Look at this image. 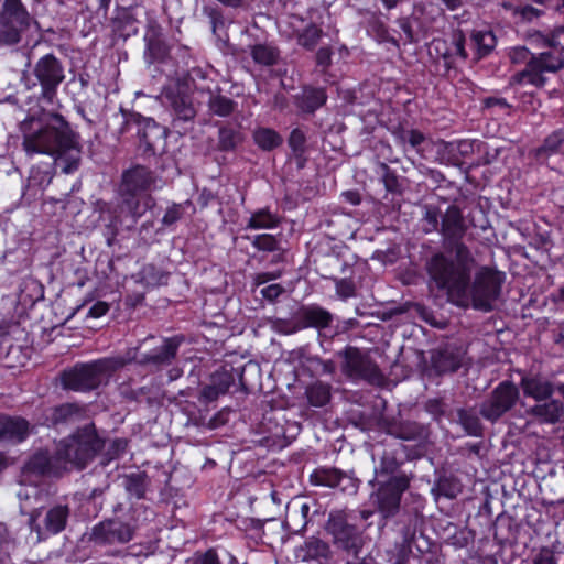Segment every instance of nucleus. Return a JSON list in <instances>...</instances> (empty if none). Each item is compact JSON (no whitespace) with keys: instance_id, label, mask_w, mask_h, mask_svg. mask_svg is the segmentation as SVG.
I'll use <instances>...</instances> for the list:
<instances>
[{"instance_id":"f257e3e1","label":"nucleus","mask_w":564,"mask_h":564,"mask_svg":"<svg viewBox=\"0 0 564 564\" xmlns=\"http://www.w3.org/2000/svg\"><path fill=\"white\" fill-rule=\"evenodd\" d=\"M466 229L459 208L449 206L442 217L440 229L444 251L435 252L425 262L429 286L447 288L454 295L463 294L470 271L477 267L471 250L463 242Z\"/></svg>"},{"instance_id":"f03ea898","label":"nucleus","mask_w":564,"mask_h":564,"mask_svg":"<svg viewBox=\"0 0 564 564\" xmlns=\"http://www.w3.org/2000/svg\"><path fill=\"white\" fill-rule=\"evenodd\" d=\"M22 149L28 155L46 154L65 174L78 170L82 148L66 119L55 112L30 116L20 123Z\"/></svg>"},{"instance_id":"7ed1b4c3","label":"nucleus","mask_w":564,"mask_h":564,"mask_svg":"<svg viewBox=\"0 0 564 564\" xmlns=\"http://www.w3.org/2000/svg\"><path fill=\"white\" fill-rule=\"evenodd\" d=\"M473 271L469 273L467 285L463 290V294L454 295L451 290L442 286H429L431 290L445 292L449 302L459 306L468 307L470 304L474 308L489 312L494 308V302L499 297L505 275L489 267H481L475 274L473 280Z\"/></svg>"},{"instance_id":"20e7f679","label":"nucleus","mask_w":564,"mask_h":564,"mask_svg":"<svg viewBox=\"0 0 564 564\" xmlns=\"http://www.w3.org/2000/svg\"><path fill=\"white\" fill-rule=\"evenodd\" d=\"M155 184L154 172L143 165H134L122 173L119 185L121 209L132 217L133 223L155 206V199L148 193Z\"/></svg>"},{"instance_id":"39448f33","label":"nucleus","mask_w":564,"mask_h":564,"mask_svg":"<svg viewBox=\"0 0 564 564\" xmlns=\"http://www.w3.org/2000/svg\"><path fill=\"white\" fill-rule=\"evenodd\" d=\"M135 355L129 357H109L96 360L90 364L75 366L69 370L63 371L61 376L62 384L65 389L74 391H88L96 389L105 378L130 364Z\"/></svg>"},{"instance_id":"423d86ee","label":"nucleus","mask_w":564,"mask_h":564,"mask_svg":"<svg viewBox=\"0 0 564 564\" xmlns=\"http://www.w3.org/2000/svg\"><path fill=\"white\" fill-rule=\"evenodd\" d=\"M104 447L94 424H88L62 441L57 447V460L70 468L83 469Z\"/></svg>"},{"instance_id":"0eeeda50","label":"nucleus","mask_w":564,"mask_h":564,"mask_svg":"<svg viewBox=\"0 0 564 564\" xmlns=\"http://www.w3.org/2000/svg\"><path fill=\"white\" fill-rule=\"evenodd\" d=\"M564 68V54L562 51H543L533 53L524 69L517 72L509 79L510 86L529 84L536 88L545 86L546 74L557 73Z\"/></svg>"},{"instance_id":"6e6552de","label":"nucleus","mask_w":564,"mask_h":564,"mask_svg":"<svg viewBox=\"0 0 564 564\" xmlns=\"http://www.w3.org/2000/svg\"><path fill=\"white\" fill-rule=\"evenodd\" d=\"M164 98L171 110L172 127L185 134L193 126L197 115V107L185 82L176 80L164 89Z\"/></svg>"},{"instance_id":"1a4fd4ad","label":"nucleus","mask_w":564,"mask_h":564,"mask_svg":"<svg viewBox=\"0 0 564 564\" xmlns=\"http://www.w3.org/2000/svg\"><path fill=\"white\" fill-rule=\"evenodd\" d=\"M32 18L21 0H3L0 9V45H15L30 28Z\"/></svg>"},{"instance_id":"9d476101","label":"nucleus","mask_w":564,"mask_h":564,"mask_svg":"<svg viewBox=\"0 0 564 564\" xmlns=\"http://www.w3.org/2000/svg\"><path fill=\"white\" fill-rule=\"evenodd\" d=\"M137 528L119 517L107 518L95 524L86 534L87 541L97 546H115L129 543Z\"/></svg>"},{"instance_id":"9b49d317","label":"nucleus","mask_w":564,"mask_h":564,"mask_svg":"<svg viewBox=\"0 0 564 564\" xmlns=\"http://www.w3.org/2000/svg\"><path fill=\"white\" fill-rule=\"evenodd\" d=\"M339 355L344 358L341 369L347 377L373 386H381L384 382V376L378 365L360 349L347 347Z\"/></svg>"},{"instance_id":"f8f14e48","label":"nucleus","mask_w":564,"mask_h":564,"mask_svg":"<svg viewBox=\"0 0 564 564\" xmlns=\"http://www.w3.org/2000/svg\"><path fill=\"white\" fill-rule=\"evenodd\" d=\"M67 471V466L57 460V453L51 456L45 451L34 453L21 469V482L37 485L43 477H59Z\"/></svg>"},{"instance_id":"ddd939ff","label":"nucleus","mask_w":564,"mask_h":564,"mask_svg":"<svg viewBox=\"0 0 564 564\" xmlns=\"http://www.w3.org/2000/svg\"><path fill=\"white\" fill-rule=\"evenodd\" d=\"M32 72L41 86V97L52 102L65 79L62 62L53 54H46L35 63Z\"/></svg>"},{"instance_id":"4468645a","label":"nucleus","mask_w":564,"mask_h":564,"mask_svg":"<svg viewBox=\"0 0 564 564\" xmlns=\"http://www.w3.org/2000/svg\"><path fill=\"white\" fill-rule=\"evenodd\" d=\"M518 400L519 390L516 384L511 381H502L481 403L479 413L484 419L495 422L510 411Z\"/></svg>"},{"instance_id":"2eb2a0df","label":"nucleus","mask_w":564,"mask_h":564,"mask_svg":"<svg viewBox=\"0 0 564 564\" xmlns=\"http://www.w3.org/2000/svg\"><path fill=\"white\" fill-rule=\"evenodd\" d=\"M182 339L178 337L163 338L160 346H155L149 352H140L139 348L130 349L122 357L135 355V358L130 361L137 362L140 366H150L155 369L170 366L177 356L178 348Z\"/></svg>"},{"instance_id":"dca6fc26","label":"nucleus","mask_w":564,"mask_h":564,"mask_svg":"<svg viewBox=\"0 0 564 564\" xmlns=\"http://www.w3.org/2000/svg\"><path fill=\"white\" fill-rule=\"evenodd\" d=\"M409 488V479L406 476L391 477L382 484L375 495L378 511L383 518L394 517L399 509L401 497Z\"/></svg>"},{"instance_id":"f3484780","label":"nucleus","mask_w":564,"mask_h":564,"mask_svg":"<svg viewBox=\"0 0 564 564\" xmlns=\"http://www.w3.org/2000/svg\"><path fill=\"white\" fill-rule=\"evenodd\" d=\"M327 530L334 536L335 543L340 547L357 554L361 547V538L358 529L348 523L343 513L330 514Z\"/></svg>"},{"instance_id":"a211bd4d","label":"nucleus","mask_w":564,"mask_h":564,"mask_svg":"<svg viewBox=\"0 0 564 564\" xmlns=\"http://www.w3.org/2000/svg\"><path fill=\"white\" fill-rule=\"evenodd\" d=\"M333 321V314L326 308L316 304L305 305L297 311L294 326L285 332L295 333L305 328H315L322 335L330 327Z\"/></svg>"},{"instance_id":"6ab92c4d","label":"nucleus","mask_w":564,"mask_h":564,"mask_svg":"<svg viewBox=\"0 0 564 564\" xmlns=\"http://www.w3.org/2000/svg\"><path fill=\"white\" fill-rule=\"evenodd\" d=\"M35 430L26 419L22 416L0 415V443L12 445L24 442Z\"/></svg>"},{"instance_id":"aec40b11","label":"nucleus","mask_w":564,"mask_h":564,"mask_svg":"<svg viewBox=\"0 0 564 564\" xmlns=\"http://www.w3.org/2000/svg\"><path fill=\"white\" fill-rule=\"evenodd\" d=\"M541 423L555 424L564 417V405L560 400H545L527 410Z\"/></svg>"},{"instance_id":"412c9836","label":"nucleus","mask_w":564,"mask_h":564,"mask_svg":"<svg viewBox=\"0 0 564 564\" xmlns=\"http://www.w3.org/2000/svg\"><path fill=\"white\" fill-rule=\"evenodd\" d=\"M140 124L142 128L138 130V134L144 152L154 154L158 144L164 140V129L151 118H144Z\"/></svg>"},{"instance_id":"4be33fe9","label":"nucleus","mask_w":564,"mask_h":564,"mask_svg":"<svg viewBox=\"0 0 564 564\" xmlns=\"http://www.w3.org/2000/svg\"><path fill=\"white\" fill-rule=\"evenodd\" d=\"M161 36L162 33L160 25L156 22L151 21L144 35L147 45L145 54L149 55L151 63L162 59L167 53L166 45L162 41Z\"/></svg>"},{"instance_id":"5701e85b","label":"nucleus","mask_w":564,"mask_h":564,"mask_svg":"<svg viewBox=\"0 0 564 564\" xmlns=\"http://www.w3.org/2000/svg\"><path fill=\"white\" fill-rule=\"evenodd\" d=\"M387 433L404 441L422 440L427 435L425 426L410 421L389 423Z\"/></svg>"},{"instance_id":"b1692460","label":"nucleus","mask_w":564,"mask_h":564,"mask_svg":"<svg viewBox=\"0 0 564 564\" xmlns=\"http://www.w3.org/2000/svg\"><path fill=\"white\" fill-rule=\"evenodd\" d=\"M520 386L524 395L533 398L538 403L550 399L553 394L552 383L540 378H522Z\"/></svg>"},{"instance_id":"393cba45","label":"nucleus","mask_w":564,"mask_h":564,"mask_svg":"<svg viewBox=\"0 0 564 564\" xmlns=\"http://www.w3.org/2000/svg\"><path fill=\"white\" fill-rule=\"evenodd\" d=\"M330 550L326 542L317 538H311L305 541L296 551V557L303 562L327 560L329 557Z\"/></svg>"},{"instance_id":"a878e982","label":"nucleus","mask_w":564,"mask_h":564,"mask_svg":"<svg viewBox=\"0 0 564 564\" xmlns=\"http://www.w3.org/2000/svg\"><path fill=\"white\" fill-rule=\"evenodd\" d=\"M70 509L67 505H56L50 508L44 518V528L51 534L62 532L67 524Z\"/></svg>"},{"instance_id":"bb28decb","label":"nucleus","mask_w":564,"mask_h":564,"mask_svg":"<svg viewBox=\"0 0 564 564\" xmlns=\"http://www.w3.org/2000/svg\"><path fill=\"white\" fill-rule=\"evenodd\" d=\"M432 364L438 373L454 372L462 366V359L458 351L445 348L433 354Z\"/></svg>"},{"instance_id":"cd10ccee","label":"nucleus","mask_w":564,"mask_h":564,"mask_svg":"<svg viewBox=\"0 0 564 564\" xmlns=\"http://www.w3.org/2000/svg\"><path fill=\"white\" fill-rule=\"evenodd\" d=\"M470 41L476 51L477 59L488 56L497 44L495 34L489 30L473 31Z\"/></svg>"},{"instance_id":"c85d7f7f","label":"nucleus","mask_w":564,"mask_h":564,"mask_svg":"<svg viewBox=\"0 0 564 564\" xmlns=\"http://www.w3.org/2000/svg\"><path fill=\"white\" fill-rule=\"evenodd\" d=\"M112 25L113 31L124 39L138 33V20L130 9L119 10Z\"/></svg>"},{"instance_id":"c756f323","label":"nucleus","mask_w":564,"mask_h":564,"mask_svg":"<svg viewBox=\"0 0 564 564\" xmlns=\"http://www.w3.org/2000/svg\"><path fill=\"white\" fill-rule=\"evenodd\" d=\"M279 224V216L265 207L251 214L246 228L252 230L272 229L278 227Z\"/></svg>"},{"instance_id":"7c9ffc66","label":"nucleus","mask_w":564,"mask_h":564,"mask_svg":"<svg viewBox=\"0 0 564 564\" xmlns=\"http://www.w3.org/2000/svg\"><path fill=\"white\" fill-rule=\"evenodd\" d=\"M208 110L218 117H229L236 109L237 104L229 97L218 93H212L207 101Z\"/></svg>"},{"instance_id":"2f4dec72","label":"nucleus","mask_w":564,"mask_h":564,"mask_svg":"<svg viewBox=\"0 0 564 564\" xmlns=\"http://www.w3.org/2000/svg\"><path fill=\"white\" fill-rule=\"evenodd\" d=\"M332 387L328 383L316 381L308 386L305 391V395L310 405L321 408L326 405L330 401Z\"/></svg>"},{"instance_id":"473e14b6","label":"nucleus","mask_w":564,"mask_h":564,"mask_svg":"<svg viewBox=\"0 0 564 564\" xmlns=\"http://www.w3.org/2000/svg\"><path fill=\"white\" fill-rule=\"evenodd\" d=\"M252 138L254 143L263 151H271L283 142L282 137L275 130L263 127L257 128Z\"/></svg>"},{"instance_id":"72a5a7b5","label":"nucleus","mask_w":564,"mask_h":564,"mask_svg":"<svg viewBox=\"0 0 564 564\" xmlns=\"http://www.w3.org/2000/svg\"><path fill=\"white\" fill-rule=\"evenodd\" d=\"M250 54L254 63L262 66H273L278 63L280 51L269 44H257L251 46Z\"/></svg>"},{"instance_id":"f704fd0d","label":"nucleus","mask_w":564,"mask_h":564,"mask_svg":"<svg viewBox=\"0 0 564 564\" xmlns=\"http://www.w3.org/2000/svg\"><path fill=\"white\" fill-rule=\"evenodd\" d=\"M345 478L346 476L335 468H319L311 475L312 484L330 488L338 487Z\"/></svg>"},{"instance_id":"c9c22d12","label":"nucleus","mask_w":564,"mask_h":564,"mask_svg":"<svg viewBox=\"0 0 564 564\" xmlns=\"http://www.w3.org/2000/svg\"><path fill=\"white\" fill-rule=\"evenodd\" d=\"M243 141V135L239 130L229 126H221L218 130V150L235 151Z\"/></svg>"},{"instance_id":"e433bc0d","label":"nucleus","mask_w":564,"mask_h":564,"mask_svg":"<svg viewBox=\"0 0 564 564\" xmlns=\"http://www.w3.org/2000/svg\"><path fill=\"white\" fill-rule=\"evenodd\" d=\"M138 282L145 289L166 284L169 275L153 264H148L138 273Z\"/></svg>"},{"instance_id":"4c0bfd02","label":"nucleus","mask_w":564,"mask_h":564,"mask_svg":"<svg viewBox=\"0 0 564 564\" xmlns=\"http://www.w3.org/2000/svg\"><path fill=\"white\" fill-rule=\"evenodd\" d=\"M564 144V130L558 129L547 135L541 147L536 149L538 158H549L561 151Z\"/></svg>"},{"instance_id":"58836bf2","label":"nucleus","mask_w":564,"mask_h":564,"mask_svg":"<svg viewBox=\"0 0 564 564\" xmlns=\"http://www.w3.org/2000/svg\"><path fill=\"white\" fill-rule=\"evenodd\" d=\"M324 32L315 23H310L297 33V44L305 50L313 51L322 39Z\"/></svg>"},{"instance_id":"ea45409f","label":"nucleus","mask_w":564,"mask_h":564,"mask_svg":"<svg viewBox=\"0 0 564 564\" xmlns=\"http://www.w3.org/2000/svg\"><path fill=\"white\" fill-rule=\"evenodd\" d=\"M82 413V409L74 403H65L52 409L51 422L53 424H62L73 421L78 417Z\"/></svg>"},{"instance_id":"a19ab883","label":"nucleus","mask_w":564,"mask_h":564,"mask_svg":"<svg viewBox=\"0 0 564 564\" xmlns=\"http://www.w3.org/2000/svg\"><path fill=\"white\" fill-rule=\"evenodd\" d=\"M325 101H326V94H325L324 89H321V88L305 89L302 95V98H301L300 107L304 111L313 112L317 108L322 107L325 104Z\"/></svg>"},{"instance_id":"79ce46f5","label":"nucleus","mask_w":564,"mask_h":564,"mask_svg":"<svg viewBox=\"0 0 564 564\" xmlns=\"http://www.w3.org/2000/svg\"><path fill=\"white\" fill-rule=\"evenodd\" d=\"M399 466H400V460L398 458L397 451H392V449L387 451L386 449L381 456L379 466L376 468V476L380 477V476L392 475L393 473H395L398 470Z\"/></svg>"},{"instance_id":"37998d69","label":"nucleus","mask_w":564,"mask_h":564,"mask_svg":"<svg viewBox=\"0 0 564 564\" xmlns=\"http://www.w3.org/2000/svg\"><path fill=\"white\" fill-rule=\"evenodd\" d=\"M126 490L137 499H142L147 490V476L143 473L131 474L124 479Z\"/></svg>"},{"instance_id":"c03bdc74","label":"nucleus","mask_w":564,"mask_h":564,"mask_svg":"<svg viewBox=\"0 0 564 564\" xmlns=\"http://www.w3.org/2000/svg\"><path fill=\"white\" fill-rule=\"evenodd\" d=\"M457 417L469 435L478 436L481 433V423L478 416L470 410H457Z\"/></svg>"},{"instance_id":"a18cd8bd","label":"nucleus","mask_w":564,"mask_h":564,"mask_svg":"<svg viewBox=\"0 0 564 564\" xmlns=\"http://www.w3.org/2000/svg\"><path fill=\"white\" fill-rule=\"evenodd\" d=\"M563 32H560V28H556L553 32L549 34H542L536 32L531 35V41L541 47L549 48L547 51H562L563 48H558L560 41L558 36L562 35Z\"/></svg>"},{"instance_id":"49530a36","label":"nucleus","mask_w":564,"mask_h":564,"mask_svg":"<svg viewBox=\"0 0 564 564\" xmlns=\"http://www.w3.org/2000/svg\"><path fill=\"white\" fill-rule=\"evenodd\" d=\"M378 173L381 175V181L386 189L390 193H401V184L397 174L386 163H379Z\"/></svg>"},{"instance_id":"de8ad7c7","label":"nucleus","mask_w":564,"mask_h":564,"mask_svg":"<svg viewBox=\"0 0 564 564\" xmlns=\"http://www.w3.org/2000/svg\"><path fill=\"white\" fill-rule=\"evenodd\" d=\"M457 56L462 59H467L468 54L465 50V36L462 31H456L452 35V45L444 53V58L447 59L449 57Z\"/></svg>"},{"instance_id":"09e8293b","label":"nucleus","mask_w":564,"mask_h":564,"mask_svg":"<svg viewBox=\"0 0 564 564\" xmlns=\"http://www.w3.org/2000/svg\"><path fill=\"white\" fill-rule=\"evenodd\" d=\"M400 143H409L412 148L417 149L424 141L425 135L415 129H401L394 132Z\"/></svg>"},{"instance_id":"8fccbe9b","label":"nucleus","mask_w":564,"mask_h":564,"mask_svg":"<svg viewBox=\"0 0 564 564\" xmlns=\"http://www.w3.org/2000/svg\"><path fill=\"white\" fill-rule=\"evenodd\" d=\"M289 145L294 154V156L302 161L303 154L305 152V143L306 137L304 132L300 129H293L289 137Z\"/></svg>"},{"instance_id":"3c124183","label":"nucleus","mask_w":564,"mask_h":564,"mask_svg":"<svg viewBox=\"0 0 564 564\" xmlns=\"http://www.w3.org/2000/svg\"><path fill=\"white\" fill-rule=\"evenodd\" d=\"M251 243L256 249L267 252H273L280 248L276 237L268 234L254 236Z\"/></svg>"},{"instance_id":"603ef678","label":"nucleus","mask_w":564,"mask_h":564,"mask_svg":"<svg viewBox=\"0 0 564 564\" xmlns=\"http://www.w3.org/2000/svg\"><path fill=\"white\" fill-rule=\"evenodd\" d=\"M336 286V294L343 299L347 300L349 297H354L356 295V286L352 280L350 279H334Z\"/></svg>"},{"instance_id":"864d4df0","label":"nucleus","mask_w":564,"mask_h":564,"mask_svg":"<svg viewBox=\"0 0 564 564\" xmlns=\"http://www.w3.org/2000/svg\"><path fill=\"white\" fill-rule=\"evenodd\" d=\"M533 53L529 51L525 46H514L511 47L508 52V57L512 64H525L530 62Z\"/></svg>"},{"instance_id":"5fc2aeb1","label":"nucleus","mask_w":564,"mask_h":564,"mask_svg":"<svg viewBox=\"0 0 564 564\" xmlns=\"http://www.w3.org/2000/svg\"><path fill=\"white\" fill-rule=\"evenodd\" d=\"M232 376L228 372H216L212 376L210 383H213L219 392L227 393L230 386L232 384Z\"/></svg>"},{"instance_id":"6e6d98bb","label":"nucleus","mask_w":564,"mask_h":564,"mask_svg":"<svg viewBox=\"0 0 564 564\" xmlns=\"http://www.w3.org/2000/svg\"><path fill=\"white\" fill-rule=\"evenodd\" d=\"M183 215V208L178 204H173L171 207H169L162 218V223L166 226H171L174 223H176L178 219H181Z\"/></svg>"},{"instance_id":"4d7b16f0","label":"nucleus","mask_w":564,"mask_h":564,"mask_svg":"<svg viewBox=\"0 0 564 564\" xmlns=\"http://www.w3.org/2000/svg\"><path fill=\"white\" fill-rule=\"evenodd\" d=\"M332 55L330 47H321L316 53V64L323 67V69L327 68L332 64Z\"/></svg>"},{"instance_id":"13d9d810","label":"nucleus","mask_w":564,"mask_h":564,"mask_svg":"<svg viewBox=\"0 0 564 564\" xmlns=\"http://www.w3.org/2000/svg\"><path fill=\"white\" fill-rule=\"evenodd\" d=\"M193 422L197 426H204L209 430H215L218 426L224 424V420H221V413L215 414L208 421H205L203 417H199V419H193Z\"/></svg>"},{"instance_id":"bf43d9fd","label":"nucleus","mask_w":564,"mask_h":564,"mask_svg":"<svg viewBox=\"0 0 564 564\" xmlns=\"http://www.w3.org/2000/svg\"><path fill=\"white\" fill-rule=\"evenodd\" d=\"M223 394L224 393L219 392V389H217L213 383H209L202 389L199 399L204 402H213Z\"/></svg>"},{"instance_id":"052dcab7","label":"nucleus","mask_w":564,"mask_h":564,"mask_svg":"<svg viewBox=\"0 0 564 564\" xmlns=\"http://www.w3.org/2000/svg\"><path fill=\"white\" fill-rule=\"evenodd\" d=\"M193 564H221L217 553L214 550H208L204 554L197 555Z\"/></svg>"},{"instance_id":"680f3d73","label":"nucleus","mask_w":564,"mask_h":564,"mask_svg":"<svg viewBox=\"0 0 564 564\" xmlns=\"http://www.w3.org/2000/svg\"><path fill=\"white\" fill-rule=\"evenodd\" d=\"M284 292V288L280 284H270L261 290V294L269 301H274Z\"/></svg>"},{"instance_id":"e2e57ef3","label":"nucleus","mask_w":564,"mask_h":564,"mask_svg":"<svg viewBox=\"0 0 564 564\" xmlns=\"http://www.w3.org/2000/svg\"><path fill=\"white\" fill-rule=\"evenodd\" d=\"M424 220L429 225V227L425 229L426 232L438 229V212L435 208L426 209Z\"/></svg>"},{"instance_id":"0e129e2a","label":"nucleus","mask_w":564,"mask_h":564,"mask_svg":"<svg viewBox=\"0 0 564 564\" xmlns=\"http://www.w3.org/2000/svg\"><path fill=\"white\" fill-rule=\"evenodd\" d=\"M484 106L488 109L498 107L502 110H508L510 108V105L507 102V100L501 97H488L484 99Z\"/></svg>"},{"instance_id":"69168bd1","label":"nucleus","mask_w":564,"mask_h":564,"mask_svg":"<svg viewBox=\"0 0 564 564\" xmlns=\"http://www.w3.org/2000/svg\"><path fill=\"white\" fill-rule=\"evenodd\" d=\"M109 311V305L106 302L95 303L88 311V316L98 318L104 316Z\"/></svg>"},{"instance_id":"338daca9","label":"nucleus","mask_w":564,"mask_h":564,"mask_svg":"<svg viewBox=\"0 0 564 564\" xmlns=\"http://www.w3.org/2000/svg\"><path fill=\"white\" fill-rule=\"evenodd\" d=\"M398 24L405 35V41L413 42L414 35H413V30H412L409 19L401 18L398 20Z\"/></svg>"},{"instance_id":"774afa93","label":"nucleus","mask_w":564,"mask_h":564,"mask_svg":"<svg viewBox=\"0 0 564 564\" xmlns=\"http://www.w3.org/2000/svg\"><path fill=\"white\" fill-rule=\"evenodd\" d=\"M533 564H554V560L550 551L543 550L533 558Z\"/></svg>"}]
</instances>
